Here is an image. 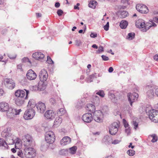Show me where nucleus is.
Masks as SVG:
<instances>
[{
  "instance_id": "nucleus-1",
  "label": "nucleus",
  "mask_w": 158,
  "mask_h": 158,
  "mask_svg": "<svg viewBox=\"0 0 158 158\" xmlns=\"http://www.w3.org/2000/svg\"><path fill=\"white\" fill-rule=\"evenodd\" d=\"M2 136L4 138L8 144L12 145L15 143L16 137L11 132V129L9 127L5 129L2 132Z\"/></svg>"
},
{
  "instance_id": "nucleus-2",
  "label": "nucleus",
  "mask_w": 158,
  "mask_h": 158,
  "mask_svg": "<svg viewBox=\"0 0 158 158\" xmlns=\"http://www.w3.org/2000/svg\"><path fill=\"white\" fill-rule=\"evenodd\" d=\"M145 111L151 120L155 123L158 122V110L152 109L151 106H148L146 107Z\"/></svg>"
},
{
  "instance_id": "nucleus-3",
  "label": "nucleus",
  "mask_w": 158,
  "mask_h": 158,
  "mask_svg": "<svg viewBox=\"0 0 158 158\" xmlns=\"http://www.w3.org/2000/svg\"><path fill=\"white\" fill-rule=\"evenodd\" d=\"M24 154L27 158H32L36 156V153L33 148L26 147L24 150Z\"/></svg>"
},
{
  "instance_id": "nucleus-4",
  "label": "nucleus",
  "mask_w": 158,
  "mask_h": 158,
  "mask_svg": "<svg viewBox=\"0 0 158 158\" xmlns=\"http://www.w3.org/2000/svg\"><path fill=\"white\" fill-rule=\"evenodd\" d=\"M35 114V111L33 108H28L25 112L23 117L25 119L29 120L33 118Z\"/></svg>"
},
{
  "instance_id": "nucleus-5",
  "label": "nucleus",
  "mask_w": 158,
  "mask_h": 158,
  "mask_svg": "<svg viewBox=\"0 0 158 158\" xmlns=\"http://www.w3.org/2000/svg\"><path fill=\"white\" fill-rule=\"evenodd\" d=\"M103 114L100 110H97L94 111L93 118L96 121L98 122H102L103 121Z\"/></svg>"
},
{
  "instance_id": "nucleus-6",
  "label": "nucleus",
  "mask_w": 158,
  "mask_h": 158,
  "mask_svg": "<svg viewBox=\"0 0 158 158\" xmlns=\"http://www.w3.org/2000/svg\"><path fill=\"white\" fill-rule=\"evenodd\" d=\"M26 93V96L25 99L28 98V95L29 93V91L25 89L24 90L19 89L16 90L15 93V95L16 97L19 98H23L25 95Z\"/></svg>"
},
{
  "instance_id": "nucleus-7",
  "label": "nucleus",
  "mask_w": 158,
  "mask_h": 158,
  "mask_svg": "<svg viewBox=\"0 0 158 158\" xmlns=\"http://www.w3.org/2000/svg\"><path fill=\"white\" fill-rule=\"evenodd\" d=\"M119 125L117 122H114L112 123L109 128L110 133L112 135H115L118 131Z\"/></svg>"
},
{
  "instance_id": "nucleus-8",
  "label": "nucleus",
  "mask_w": 158,
  "mask_h": 158,
  "mask_svg": "<svg viewBox=\"0 0 158 158\" xmlns=\"http://www.w3.org/2000/svg\"><path fill=\"white\" fill-rule=\"evenodd\" d=\"M4 82L6 87L10 89H13L15 86V83L14 81L11 79H6L4 80Z\"/></svg>"
},
{
  "instance_id": "nucleus-9",
  "label": "nucleus",
  "mask_w": 158,
  "mask_h": 158,
  "mask_svg": "<svg viewBox=\"0 0 158 158\" xmlns=\"http://www.w3.org/2000/svg\"><path fill=\"white\" fill-rule=\"evenodd\" d=\"M136 10L141 13H147L149 10L147 6L142 4H137L136 6Z\"/></svg>"
},
{
  "instance_id": "nucleus-10",
  "label": "nucleus",
  "mask_w": 158,
  "mask_h": 158,
  "mask_svg": "<svg viewBox=\"0 0 158 158\" xmlns=\"http://www.w3.org/2000/svg\"><path fill=\"white\" fill-rule=\"evenodd\" d=\"M36 106L38 111L40 113H44L46 110L45 104L42 102H39L36 104Z\"/></svg>"
},
{
  "instance_id": "nucleus-11",
  "label": "nucleus",
  "mask_w": 158,
  "mask_h": 158,
  "mask_svg": "<svg viewBox=\"0 0 158 158\" xmlns=\"http://www.w3.org/2000/svg\"><path fill=\"white\" fill-rule=\"evenodd\" d=\"M127 97L129 101L131 106H132V103L135 101V99H137L138 97V94L135 93L132 94L129 93L127 94Z\"/></svg>"
},
{
  "instance_id": "nucleus-12",
  "label": "nucleus",
  "mask_w": 158,
  "mask_h": 158,
  "mask_svg": "<svg viewBox=\"0 0 158 158\" xmlns=\"http://www.w3.org/2000/svg\"><path fill=\"white\" fill-rule=\"evenodd\" d=\"M24 140L25 143L24 146L26 147L31 146L34 143L32 137L29 135H25V138Z\"/></svg>"
},
{
  "instance_id": "nucleus-13",
  "label": "nucleus",
  "mask_w": 158,
  "mask_h": 158,
  "mask_svg": "<svg viewBox=\"0 0 158 158\" xmlns=\"http://www.w3.org/2000/svg\"><path fill=\"white\" fill-rule=\"evenodd\" d=\"M39 77L42 82L46 81L48 77L47 72L45 69L42 70L40 73Z\"/></svg>"
},
{
  "instance_id": "nucleus-14",
  "label": "nucleus",
  "mask_w": 158,
  "mask_h": 158,
  "mask_svg": "<svg viewBox=\"0 0 158 158\" xmlns=\"http://www.w3.org/2000/svg\"><path fill=\"white\" fill-rule=\"evenodd\" d=\"M82 120L87 123L90 122L93 119V117L91 114L86 113L83 115L82 117Z\"/></svg>"
},
{
  "instance_id": "nucleus-15",
  "label": "nucleus",
  "mask_w": 158,
  "mask_h": 158,
  "mask_svg": "<svg viewBox=\"0 0 158 158\" xmlns=\"http://www.w3.org/2000/svg\"><path fill=\"white\" fill-rule=\"evenodd\" d=\"M26 76L27 78L31 80L35 79L37 76L36 73L31 69L28 71Z\"/></svg>"
},
{
  "instance_id": "nucleus-16",
  "label": "nucleus",
  "mask_w": 158,
  "mask_h": 158,
  "mask_svg": "<svg viewBox=\"0 0 158 158\" xmlns=\"http://www.w3.org/2000/svg\"><path fill=\"white\" fill-rule=\"evenodd\" d=\"M146 23H145L144 21L143 20L140 19L136 21L135 22V26L139 28H145Z\"/></svg>"
},
{
  "instance_id": "nucleus-17",
  "label": "nucleus",
  "mask_w": 158,
  "mask_h": 158,
  "mask_svg": "<svg viewBox=\"0 0 158 158\" xmlns=\"http://www.w3.org/2000/svg\"><path fill=\"white\" fill-rule=\"evenodd\" d=\"M55 114L53 111L48 110L44 114V116L47 119H52L55 117Z\"/></svg>"
},
{
  "instance_id": "nucleus-18",
  "label": "nucleus",
  "mask_w": 158,
  "mask_h": 158,
  "mask_svg": "<svg viewBox=\"0 0 158 158\" xmlns=\"http://www.w3.org/2000/svg\"><path fill=\"white\" fill-rule=\"evenodd\" d=\"M7 115L9 117L12 116L14 114H18L19 112H17L16 110L12 108V107H9L8 110L7 111Z\"/></svg>"
},
{
  "instance_id": "nucleus-19",
  "label": "nucleus",
  "mask_w": 158,
  "mask_h": 158,
  "mask_svg": "<svg viewBox=\"0 0 158 158\" xmlns=\"http://www.w3.org/2000/svg\"><path fill=\"white\" fill-rule=\"evenodd\" d=\"M71 141V139L69 137L65 136L60 140V143L61 145L64 146L69 144Z\"/></svg>"
},
{
  "instance_id": "nucleus-20",
  "label": "nucleus",
  "mask_w": 158,
  "mask_h": 158,
  "mask_svg": "<svg viewBox=\"0 0 158 158\" xmlns=\"http://www.w3.org/2000/svg\"><path fill=\"white\" fill-rule=\"evenodd\" d=\"M33 57L37 60L43 59L44 57V55L40 52H36L32 55Z\"/></svg>"
},
{
  "instance_id": "nucleus-21",
  "label": "nucleus",
  "mask_w": 158,
  "mask_h": 158,
  "mask_svg": "<svg viewBox=\"0 0 158 158\" xmlns=\"http://www.w3.org/2000/svg\"><path fill=\"white\" fill-rule=\"evenodd\" d=\"M9 108L8 104L6 102L0 103V110L2 111H7Z\"/></svg>"
},
{
  "instance_id": "nucleus-22",
  "label": "nucleus",
  "mask_w": 158,
  "mask_h": 158,
  "mask_svg": "<svg viewBox=\"0 0 158 158\" xmlns=\"http://www.w3.org/2000/svg\"><path fill=\"white\" fill-rule=\"evenodd\" d=\"M145 28H143L142 31L143 32H146L151 27H156V25L154 22H151V23H146V25Z\"/></svg>"
},
{
  "instance_id": "nucleus-23",
  "label": "nucleus",
  "mask_w": 158,
  "mask_h": 158,
  "mask_svg": "<svg viewBox=\"0 0 158 158\" xmlns=\"http://www.w3.org/2000/svg\"><path fill=\"white\" fill-rule=\"evenodd\" d=\"M155 92V88L151 87V88L148 90L147 92V94L148 97L150 98H153Z\"/></svg>"
},
{
  "instance_id": "nucleus-24",
  "label": "nucleus",
  "mask_w": 158,
  "mask_h": 158,
  "mask_svg": "<svg viewBox=\"0 0 158 158\" xmlns=\"http://www.w3.org/2000/svg\"><path fill=\"white\" fill-rule=\"evenodd\" d=\"M15 104L18 106H21L24 103V99L23 98H18L15 99Z\"/></svg>"
},
{
  "instance_id": "nucleus-25",
  "label": "nucleus",
  "mask_w": 158,
  "mask_h": 158,
  "mask_svg": "<svg viewBox=\"0 0 158 158\" xmlns=\"http://www.w3.org/2000/svg\"><path fill=\"white\" fill-rule=\"evenodd\" d=\"M108 95L109 98L111 99L113 102L115 103H116L117 102V97H115V94H114L111 92H109Z\"/></svg>"
},
{
  "instance_id": "nucleus-26",
  "label": "nucleus",
  "mask_w": 158,
  "mask_h": 158,
  "mask_svg": "<svg viewBox=\"0 0 158 158\" xmlns=\"http://www.w3.org/2000/svg\"><path fill=\"white\" fill-rule=\"evenodd\" d=\"M62 120V118L60 117H56L54 121V126L55 127H58L61 123Z\"/></svg>"
},
{
  "instance_id": "nucleus-27",
  "label": "nucleus",
  "mask_w": 158,
  "mask_h": 158,
  "mask_svg": "<svg viewBox=\"0 0 158 158\" xmlns=\"http://www.w3.org/2000/svg\"><path fill=\"white\" fill-rule=\"evenodd\" d=\"M36 104L33 99H31L29 101L27 105L28 108H33L35 107Z\"/></svg>"
},
{
  "instance_id": "nucleus-28",
  "label": "nucleus",
  "mask_w": 158,
  "mask_h": 158,
  "mask_svg": "<svg viewBox=\"0 0 158 158\" xmlns=\"http://www.w3.org/2000/svg\"><path fill=\"white\" fill-rule=\"evenodd\" d=\"M128 25V23L127 21L123 20L121 21L120 23L119 26L122 29L126 28Z\"/></svg>"
},
{
  "instance_id": "nucleus-29",
  "label": "nucleus",
  "mask_w": 158,
  "mask_h": 158,
  "mask_svg": "<svg viewBox=\"0 0 158 158\" xmlns=\"http://www.w3.org/2000/svg\"><path fill=\"white\" fill-rule=\"evenodd\" d=\"M8 143L6 141H5L2 139L0 138V148L4 147L5 148H7L8 147Z\"/></svg>"
},
{
  "instance_id": "nucleus-30",
  "label": "nucleus",
  "mask_w": 158,
  "mask_h": 158,
  "mask_svg": "<svg viewBox=\"0 0 158 158\" xmlns=\"http://www.w3.org/2000/svg\"><path fill=\"white\" fill-rule=\"evenodd\" d=\"M52 136L55 137L53 132L52 131L47 132L45 134V139L48 140V138Z\"/></svg>"
},
{
  "instance_id": "nucleus-31",
  "label": "nucleus",
  "mask_w": 158,
  "mask_h": 158,
  "mask_svg": "<svg viewBox=\"0 0 158 158\" xmlns=\"http://www.w3.org/2000/svg\"><path fill=\"white\" fill-rule=\"evenodd\" d=\"M46 88V84L44 82L41 83H39L38 85V88L40 90H44Z\"/></svg>"
},
{
  "instance_id": "nucleus-32",
  "label": "nucleus",
  "mask_w": 158,
  "mask_h": 158,
  "mask_svg": "<svg viewBox=\"0 0 158 158\" xmlns=\"http://www.w3.org/2000/svg\"><path fill=\"white\" fill-rule=\"evenodd\" d=\"M128 15V12L126 11L122 10L120 11V14L119 16L120 18H125Z\"/></svg>"
},
{
  "instance_id": "nucleus-33",
  "label": "nucleus",
  "mask_w": 158,
  "mask_h": 158,
  "mask_svg": "<svg viewBox=\"0 0 158 158\" xmlns=\"http://www.w3.org/2000/svg\"><path fill=\"white\" fill-rule=\"evenodd\" d=\"M87 108V110L91 112H93L94 111H95L94 110L95 109V106L92 104L88 105Z\"/></svg>"
},
{
  "instance_id": "nucleus-34",
  "label": "nucleus",
  "mask_w": 158,
  "mask_h": 158,
  "mask_svg": "<svg viewBox=\"0 0 158 158\" xmlns=\"http://www.w3.org/2000/svg\"><path fill=\"white\" fill-rule=\"evenodd\" d=\"M57 114L59 116H62L66 114V111L63 108H60L57 111Z\"/></svg>"
},
{
  "instance_id": "nucleus-35",
  "label": "nucleus",
  "mask_w": 158,
  "mask_h": 158,
  "mask_svg": "<svg viewBox=\"0 0 158 158\" xmlns=\"http://www.w3.org/2000/svg\"><path fill=\"white\" fill-rule=\"evenodd\" d=\"M97 2L95 1H92L90 2L89 4V6L90 8L94 9L95 8Z\"/></svg>"
},
{
  "instance_id": "nucleus-36",
  "label": "nucleus",
  "mask_w": 158,
  "mask_h": 158,
  "mask_svg": "<svg viewBox=\"0 0 158 158\" xmlns=\"http://www.w3.org/2000/svg\"><path fill=\"white\" fill-rule=\"evenodd\" d=\"M48 138V140L45 139V140L47 143H53L55 139V137H49Z\"/></svg>"
},
{
  "instance_id": "nucleus-37",
  "label": "nucleus",
  "mask_w": 158,
  "mask_h": 158,
  "mask_svg": "<svg viewBox=\"0 0 158 158\" xmlns=\"http://www.w3.org/2000/svg\"><path fill=\"white\" fill-rule=\"evenodd\" d=\"M111 138L108 135L105 136L103 139V142L105 143H110V142Z\"/></svg>"
},
{
  "instance_id": "nucleus-38",
  "label": "nucleus",
  "mask_w": 158,
  "mask_h": 158,
  "mask_svg": "<svg viewBox=\"0 0 158 158\" xmlns=\"http://www.w3.org/2000/svg\"><path fill=\"white\" fill-rule=\"evenodd\" d=\"M77 149V147L76 146H73L70 148L69 149L70 153L72 154H74L76 153Z\"/></svg>"
},
{
  "instance_id": "nucleus-39",
  "label": "nucleus",
  "mask_w": 158,
  "mask_h": 158,
  "mask_svg": "<svg viewBox=\"0 0 158 158\" xmlns=\"http://www.w3.org/2000/svg\"><path fill=\"white\" fill-rule=\"evenodd\" d=\"M135 33H130L128 34L127 38L130 40L133 39L135 37Z\"/></svg>"
},
{
  "instance_id": "nucleus-40",
  "label": "nucleus",
  "mask_w": 158,
  "mask_h": 158,
  "mask_svg": "<svg viewBox=\"0 0 158 158\" xmlns=\"http://www.w3.org/2000/svg\"><path fill=\"white\" fill-rule=\"evenodd\" d=\"M150 136L152 138V139L151 141L152 143L155 142L157 140V137L155 134H153L151 135Z\"/></svg>"
},
{
  "instance_id": "nucleus-41",
  "label": "nucleus",
  "mask_w": 158,
  "mask_h": 158,
  "mask_svg": "<svg viewBox=\"0 0 158 158\" xmlns=\"http://www.w3.org/2000/svg\"><path fill=\"white\" fill-rule=\"evenodd\" d=\"M127 153L129 156H132L135 154V152L134 150L130 149L127 152Z\"/></svg>"
},
{
  "instance_id": "nucleus-42",
  "label": "nucleus",
  "mask_w": 158,
  "mask_h": 158,
  "mask_svg": "<svg viewBox=\"0 0 158 158\" xmlns=\"http://www.w3.org/2000/svg\"><path fill=\"white\" fill-rule=\"evenodd\" d=\"M95 77V75L93 74L89 76V78L87 80V82H90L93 81V79Z\"/></svg>"
},
{
  "instance_id": "nucleus-43",
  "label": "nucleus",
  "mask_w": 158,
  "mask_h": 158,
  "mask_svg": "<svg viewBox=\"0 0 158 158\" xmlns=\"http://www.w3.org/2000/svg\"><path fill=\"white\" fill-rule=\"evenodd\" d=\"M15 148L16 149H19L21 148V144L18 140L15 141Z\"/></svg>"
},
{
  "instance_id": "nucleus-44",
  "label": "nucleus",
  "mask_w": 158,
  "mask_h": 158,
  "mask_svg": "<svg viewBox=\"0 0 158 158\" xmlns=\"http://www.w3.org/2000/svg\"><path fill=\"white\" fill-rule=\"evenodd\" d=\"M8 56L10 59L13 60L16 58L17 55L16 54H10L8 55Z\"/></svg>"
},
{
  "instance_id": "nucleus-45",
  "label": "nucleus",
  "mask_w": 158,
  "mask_h": 158,
  "mask_svg": "<svg viewBox=\"0 0 158 158\" xmlns=\"http://www.w3.org/2000/svg\"><path fill=\"white\" fill-rule=\"evenodd\" d=\"M132 124L134 126V128L136 130L137 128L138 127V123L135 121H133L132 122Z\"/></svg>"
},
{
  "instance_id": "nucleus-46",
  "label": "nucleus",
  "mask_w": 158,
  "mask_h": 158,
  "mask_svg": "<svg viewBox=\"0 0 158 158\" xmlns=\"http://www.w3.org/2000/svg\"><path fill=\"white\" fill-rule=\"evenodd\" d=\"M18 155L22 158H23L25 156L24 154H23L22 150H19L18 152Z\"/></svg>"
},
{
  "instance_id": "nucleus-47",
  "label": "nucleus",
  "mask_w": 158,
  "mask_h": 158,
  "mask_svg": "<svg viewBox=\"0 0 158 158\" xmlns=\"http://www.w3.org/2000/svg\"><path fill=\"white\" fill-rule=\"evenodd\" d=\"M97 94L99 95L102 97H103L104 96V92L102 90L99 91L96 93Z\"/></svg>"
},
{
  "instance_id": "nucleus-48",
  "label": "nucleus",
  "mask_w": 158,
  "mask_h": 158,
  "mask_svg": "<svg viewBox=\"0 0 158 158\" xmlns=\"http://www.w3.org/2000/svg\"><path fill=\"white\" fill-rule=\"evenodd\" d=\"M22 62H29L30 64H31V62L29 60V59L27 57H24L22 60Z\"/></svg>"
},
{
  "instance_id": "nucleus-49",
  "label": "nucleus",
  "mask_w": 158,
  "mask_h": 158,
  "mask_svg": "<svg viewBox=\"0 0 158 158\" xmlns=\"http://www.w3.org/2000/svg\"><path fill=\"white\" fill-rule=\"evenodd\" d=\"M47 62L48 64H53L54 62L51 59L50 57L48 56H47Z\"/></svg>"
},
{
  "instance_id": "nucleus-50",
  "label": "nucleus",
  "mask_w": 158,
  "mask_h": 158,
  "mask_svg": "<svg viewBox=\"0 0 158 158\" xmlns=\"http://www.w3.org/2000/svg\"><path fill=\"white\" fill-rule=\"evenodd\" d=\"M48 148V146L47 144H43L41 147V150L43 151H44L47 149Z\"/></svg>"
},
{
  "instance_id": "nucleus-51",
  "label": "nucleus",
  "mask_w": 158,
  "mask_h": 158,
  "mask_svg": "<svg viewBox=\"0 0 158 158\" xmlns=\"http://www.w3.org/2000/svg\"><path fill=\"white\" fill-rule=\"evenodd\" d=\"M67 151L64 149H62L60 151L59 154L61 155H65L67 153Z\"/></svg>"
},
{
  "instance_id": "nucleus-52",
  "label": "nucleus",
  "mask_w": 158,
  "mask_h": 158,
  "mask_svg": "<svg viewBox=\"0 0 158 158\" xmlns=\"http://www.w3.org/2000/svg\"><path fill=\"white\" fill-rule=\"evenodd\" d=\"M123 123L125 128H126L127 127H129L128 126L129 125L128 123L124 119H123Z\"/></svg>"
},
{
  "instance_id": "nucleus-53",
  "label": "nucleus",
  "mask_w": 158,
  "mask_h": 158,
  "mask_svg": "<svg viewBox=\"0 0 158 158\" xmlns=\"http://www.w3.org/2000/svg\"><path fill=\"white\" fill-rule=\"evenodd\" d=\"M115 97H117V100L118 99H120L122 96V95L121 94L119 93V92H117L115 93Z\"/></svg>"
},
{
  "instance_id": "nucleus-54",
  "label": "nucleus",
  "mask_w": 158,
  "mask_h": 158,
  "mask_svg": "<svg viewBox=\"0 0 158 158\" xmlns=\"http://www.w3.org/2000/svg\"><path fill=\"white\" fill-rule=\"evenodd\" d=\"M49 102L51 103V104L53 105H54L56 103L55 100L52 98H51L49 99Z\"/></svg>"
},
{
  "instance_id": "nucleus-55",
  "label": "nucleus",
  "mask_w": 158,
  "mask_h": 158,
  "mask_svg": "<svg viewBox=\"0 0 158 158\" xmlns=\"http://www.w3.org/2000/svg\"><path fill=\"white\" fill-rule=\"evenodd\" d=\"M125 132L127 133V135H129L131 133V129L130 127L126 128L125 130Z\"/></svg>"
},
{
  "instance_id": "nucleus-56",
  "label": "nucleus",
  "mask_w": 158,
  "mask_h": 158,
  "mask_svg": "<svg viewBox=\"0 0 158 158\" xmlns=\"http://www.w3.org/2000/svg\"><path fill=\"white\" fill-rule=\"evenodd\" d=\"M103 51V48L102 46H100L99 47L97 51V52L99 53L100 52Z\"/></svg>"
},
{
  "instance_id": "nucleus-57",
  "label": "nucleus",
  "mask_w": 158,
  "mask_h": 158,
  "mask_svg": "<svg viewBox=\"0 0 158 158\" xmlns=\"http://www.w3.org/2000/svg\"><path fill=\"white\" fill-rule=\"evenodd\" d=\"M57 13L59 16H60L63 13V12L61 10L59 9L57 10Z\"/></svg>"
},
{
  "instance_id": "nucleus-58",
  "label": "nucleus",
  "mask_w": 158,
  "mask_h": 158,
  "mask_svg": "<svg viewBox=\"0 0 158 158\" xmlns=\"http://www.w3.org/2000/svg\"><path fill=\"white\" fill-rule=\"evenodd\" d=\"M121 141V140H118V139H115L112 142V143L113 144H118Z\"/></svg>"
},
{
  "instance_id": "nucleus-59",
  "label": "nucleus",
  "mask_w": 158,
  "mask_h": 158,
  "mask_svg": "<svg viewBox=\"0 0 158 158\" xmlns=\"http://www.w3.org/2000/svg\"><path fill=\"white\" fill-rule=\"evenodd\" d=\"M102 60H109V58L108 57L106 56H104V55H102Z\"/></svg>"
},
{
  "instance_id": "nucleus-60",
  "label": "nucleus",
  "mask_w": 158,
  "mask_h": 158,
  "mask_svg": "<svg viewBox=\"0 0 158 158\" xmlns=\"http://www.w3.org/2000/svg\"><path fill=\"white\" fill-rule=\"evenodd\" d=\"M76 45L78 46H79L81 44V42L80 40H75Z\"/></svg>"
},
{
  "instance_id": "nucleus-61",
  "label": "nucleus",
  "mask_w": 158,
  "mask_h": 158,
  "mask_svg": "<svg viewBox=\"0 0 158 158\" xmlns=\"http://www.w3.org/2000/svg\"><path fill=\"white\" fill-rule=\"evenodd\" d=\"M97 34H94L93 33H91L90 36L92 38H95L97 36Z\"/></svg>"
},
{
  "instance_id": "nucleus-62",
  "label": "nucleus",
  "mask_w": 158,
  "mask_h": 158,
  "mask_svg": "<svg viewBox=\"0 0 158 158\" xmlns=\"http://www.w3.org/2000/svg\"><path fill=\"white\" fill-rule=\"evenodd\" d=\"M109 26H108L105 25L104 27V28L105 30H106V31H107L109 30Z\"/></svg>"
},
{
  "instance_id": "nucleus-63",
  "label": "nucleus",
  "mask_w": 158,
  "mask_h": 158,
  "mask_svg": "<svg viewBox=\"0 0 158 158\" xmlns=\"http://www.w3.org/2000/svg\"><path fill=\"white\" fill-rule=\"evenodd\" d=\"M153 21L156 22H158V16L157 17H156L153 18Z\"/></svg>"
},
{
  "instance_id": "nucleus-64",
  "label": "nucleus",
  "mask_w": 158,
  "mask_h": 158,
  "mask_svg": "<svg viewBox=\"0 0 158 158\" xmlns=\"http://www.w3.org/2000/svg\"><path fill=\"white\" fill-rule=\"evenodd\" d=\"M154 59L155 60L158 61V55H156L154 56Z\"/></svg>"
}]
</instances>
